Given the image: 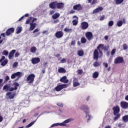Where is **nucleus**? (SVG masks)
<instances>
[{"instance_id":"nucleus-1","label":"nucleus","mask_w":128,"mask_h":128,"mask_svg":"<svg viewBox=\"0 0 128 128\" xmlns=\"http://www.w3.org/2000/svg\"><path fill=\"white\" fill-rule=\"evenodd\" d=\"M80 110H83L84 112L86 114V118H87V122H88L92 118V116L90 114V107L86 104H83L82 105L80 108Z\"/></svg>"},{"instance_id":"nucleus-2","label":"nucleus","mask_w":128,"mask_h":128,"mask_svg":"<svg viewBox=\"0 0 128 128\" xmlns=\"http://www.w3.org/2000/svg\"><path fill=\"white\" fill-rule=\"evenodd\" d=\"M72 121H74V118H70L65 120L64 122H62V123L58 122V123L54 124L50 126V128H54V126H66V124Z\"/></svg>"},{"instance_id":"nucleus-3","label":"nucleus","mask_w":128,"mask_h":128,"mask_svg":"<svg viewBox=\"0 0 128 128\" xmlns=\"http://www.w3.org/2000/svg\"><path fill=\"white\" fill-rule=\"evenodd\" d=\"M68 86V84H62L61 83H58L54 90L56 92H60V90H64V88H66Z\"/></svg>"},{"instance_id":"nucleus-4","label":"nucleus","mask_w":128,"mask_h":128,"mask_svg":"<svg viewBox=\"0 0 128 128\" xmlns=\"http://www.w3.org/2000/svg\"><path fill=\"white\" fill-rule=\"evenodd\" d=\"M34 78H36L34 74H30L26 78V82H28V84H32L34 80Z\"/></svg>"},{"instance_id":"nucleus-5","label":"nucleus","mask_w":128,"mask_h":128,"mask_svg":"<svg viewBox=\"0 0 128 128\" xmlns=\"http://www.w3.org/2000/svg\"><path fill=\"white\" fill-rule=\"evenodd\" d=\"M24 76V74H22V72H18L16 73L13 74L11 76V78H12V80H14V78H16V76H18V78H20V76Z\"/></svg>"},{"instance_id":"nucleus-6","label":"nucleus","mask_w":128,"mask_h":128,"mask_svg":"<svg viewBox=\"0 0 128 128\" xmlns=\"http://www.w3.org/2000/svg\"><path fill=\"white\" fill-rule=\"evenodd\" d=\"M124 62V58L122 57L118 56L114 59V64H122Z\"/></svg>"},{"instance_id":"nucleus-7","label":"nucleus","mask_w":128,"mask_h":128,"mask_svg":"<svg viewBox=\"0 0 128 128\" xmlns=\"http://www.w3.org/2000/svg\"><path fill=\"white\" fill-rule=\"evenodd\" d=\"M85 36L88 40H92L94 38V36L92 32H87L86 33Z\"/></svg>"},{"instance_id":"nucleus-8","label":"nucleus","mask_w":128,"mask_h":128,"mask_svg":"<svg viewBox=\"0 0 128 128\" xmlns=\"http://www.w3.org/2000/svg\"><path fill=\"white\" fill-rule=\"evenodd\" d=\"M80 84L78 82V79L76 78H74L73 79V86L76 88V86H80Z\"/></svg>"},{"instance_id":"nucleus-9","label":"nucleus","mask_w":128,"mask_h":128,"mask_svg":"<svg viewBox=\"0 0 128 128\" xmlns=\"http://www.w3.org/2000/svg\"><path fill=\"white\" fill-rule=\"evenodd\" d=\"M31 62L32 64H36L40 62V59L39 58H34L32 59Z\"/></svg>"},{"instance_id":"nucleus-10","label":"nucleus","mask_w":128,"mask_h":128,"mask_svg":"<svg viewBox=\"0 0 128 128\" xmlns=\"http://www.w3.org/2000/svg\"><path fill=\"white\" fill-rule=\"evenodd\" d=\"M114 114V116H117L120 112V106H116L113 108Z\"/></svg>"},{"instance_id":"nucleus-11","label":"nucleus","mask_w":128,"mask_h":128,"mask_svg":"<svg viewBox=\"0 0 128 128\" xmlns=\"http://www.w3.org/2000/svg\"><path fill=\"white\" fill-rule=\"evenodd\" d=\"M120 107L122 108H128V103L126 102H121L120 104Z\"/></svg>"},{"instance_id":"nucleus-12","label":"nucleus","mask_w":128,"mask_h":128,"mask_svg":"<svg viewBox=\"0 0 128 128\" xmlns=\"http://www.w3.org/2000/svg\"><path fill=\"white\" fill-rule=\"evenodd\" d=\"M64 2H56V8H58V10H62V8H64Z\"/></svg>"},{"instance_id":"nucleus-13","label":"nucleus","mask_w":128,"mask_h":128,"mask_svg":"<svg viewBox=\"0 0 128 128\" xmlns=\"http://www.w3.org/2000/svg\"><path fill=\"white\" fill-rule=\"evenodd\" d=\"M88 28V23L84 22L81 24V28L82 30H86Z\"/></svg>"},{"instance_id":"nucleus-14","label":"nucleus","mask_w":128,"mask_h":128,"mask_svg":"<svg viewBox=\"0 0 128 128\" xmlns=\"http://www.w3.org/2000/svg\"><path fill=\"white\" fill-rule=\"evenodd\" d=\"M14 32V28H10L6 32V34L7 36H10L11 34H12Z\"/></svg>"},{"instance_id":"nucleus-15","label":"nucleus","mask_w":128,"mask_h":128,"mask_svg":"<svg viewBox=\"0 0 128 128\" xmlns=\"http://www.w3.org/2000/svg\"><path fill=\"white\" fill-rule=\"evenodd\" d=\"M94 58L96 60H98V50L96 49L94 52Z\"/></svg>"},{"instance_id":"nucleus-16","label":"nucleus","mask_w":128,"mask_h":128,"mask_svg":"<svg viewBox=\"0 0 128 128\" xmlns=\"http://www.w3.org/2000/svg\"><path fill=\"white\" fill-rule=\"evenodd\" d=\"M104 48V44H100L97 47V50L99 51L100 54L102 56V52L100 51V50H102Z\"/></svg>"},{"instance_id":"nucleus-17","label":"nucleus","mask_w":128,"mask_h":128,"mask_svg":"<svg viewBox=\"0 0 128 128\" xmlns=\"http://www.w3.org/2000/svg\"><path fill=\"white\" fill-rule=\"evenodd\" d=\"M55 36L57 38H62L64 33L62 31H58L56 33Z\"/></svg>"},{"instance_id":"nucleus-18","label":"nucleus","mask_w":128,"mask_h":128,"mask_svg":"<svg viewBox=\"0 0 128 128\" xmlns=\"http://www.w3.org/2000/svg\"><path fill=\"white\" fill-rule=\"evenodd\" d=\"M6 96H8V98L10 100H12V98L16 96V94L13 93L12 94V92H8L6 94Z\"/></svg>"},{"instance_id":"nucleus-19","label":"nucleus","mask_w":128,"mask_h":128,"mask_svg":"<svg viewBox=\"0 0 128 128\" xmlns=\"http://www.w3.org/2000/svg\"><path fill=\"white\" fill-rule=\"evenodd\" d=\"M56 2H54L50 3L49 4V8H50L54 10V8H56Z\"/></svg>"},{"instance_id":"nucleus-20","label":"nucleus","mask_w":128,"mask_h":128,"mask_svg":"<svg viewBox=\"0 0 128 128\" xmlns=\"http://www.w3.org/2000/svg\"><path fill=\"white\" fill-rule=\"evenodd\" d=\"M14 54H16V50H13L11 52H10L9 55H8V58L9 60H12L14 56Z\"/></svg>"},{"instance_id":"nucleus-21","label":"nucleus","mask_w":128,"mask_h":128,"mask_svg":"<svg viewBox=\"0 0 128 128\" xmlns=\"http://www.w3.org/2000/svg\"><path fill=\"white\" fill-rule=\"evenodd\" d=\"M60 82H64V84H68V80L66 79V76H64L60 79Z\"/></svg>"},{"instance_id":"nucleus-22","label":"nucleus","mask_w":128,"mask_h":128,"mask_svg":"<svg viewBox=\"0 0 128 128\" xmlns=\"http://www.w3.org/2000/svg\"><path fill=\"white\" fill-rule=\"evenodd\" d=\"M10 85L7 84L4 86L2 90H5V92H8L10 91Z\"/></svg>"},{"instance_id":"nucleus-23","label":"nucleus","mask_w":128,"mask_h":128,"mask_svg":"<svg viewBox=\"0 0 128 128\" xmlns=\"http://www.w3.org/2000/svg\"><path fill=\"white\" fill-rule=\"evenodd\" d=\"M104 10V8L102 7H99L94 10L93 11V14H98V12H102Z\"/></svg>"},{"instance_id":"nucleus-24","label":"nucleus","mask_w":128,"mask_h":128,"mask_svg":"<svg viewBox=\"0 0 128 128\" xmlns=\"http://www.w3.org/2000/svg\"><path fill=\"white\" fill-rule=\"evenodd\" d=\"M73 8L75 10H82V6L80 4L75 5L74 6Z\"/></svg>"},{"instance_id":"nucleus-25","label":"nucleus","mask_w":128,"mask_h":128,"mask_svg":"<svg viewBox=\"0 0 128 128\" xmlns=\"http://www.w3.org/2000/svg\"><path fill=\"white\" fill-rule=\"evenodd\" d=\"M60 13H55L54 15L52 16V18H53V20H56V18H60Z\"/></svg>"},{"instance_id":"nucleus-26","label":"nucleus","mask_w":128,"mask_h":128,"mask_svg":"<svg viewBox=\"0 0 128 128\" xmlns=\"http://www.w3.org/2000/svg\"><path fill=\"white\" fill-rule=\"evenodd\" d=\"M36 23H30V30H34L36 28Z\"/></svg>"},{"instance_id":"nucleus-27","label":"nucleus","mask_w":128,"mask_h":128,"mask_svg":"<svg viewBox=\"0 0 128 128\" xmlns=\"http://www.w3.org/2000/svg\"><path fill=\"white\" fill-rule=\"evenodd\" d=\"M8 59H5L4 61L2 62L1 66H4L8 64Z\"/></svg>"},{"instance_id":"nucleus-28","label":"nucleus","mask_w":128,"mask_h":128,"mask_svg":"<svg viewBox=\"0 0 128 128\" xmlns=\"http://www.w3.org/2000/svg\"><path fill=\"white\" fill-rule=\"evenodd\" d=\"M58 72L60 74H66V70H64V68H60L59 69H58Z\"/></svg>"},{"instance_id":"nucleus-29","label":"nucleus","mask_w":128,"mask_h":128,"mask_svg":"<svg viewBox=\"0 0 128 128\" xmlns=\"http://www.w3.org/2000/svg\"><path fill=\"white\" fill-rule=\"evenodd\" d=\"M122 120L124 122H128V115H126L122 117Z\"/></svg>"},{"instance_id":"nucleus-30","label":"nucleus","mask_w":128,"mask_h":128,"mask_svg":"<svg viewBox=\"0 0 128 128\" xmlns=\"http://www.w3.org/2000/svg\"><path fill=\"white\" fill-rule=\"evenodd\" d=\"M30 52H32V54H36V48L35 46H32L30 48Z\"/></svg>"},{"instance_id":"nucleus-31","label":"nucleus","mask_w":128,"mask_h":128,"mask_svg":"<svg viewBox=\"0 0 128 128\" xmlns=\"http://www.w3.org/2000/svg\"><path fill=\"white\" fill-rule=\"evenodd\" d=\"M114 2H116V4H122L124 2V0H114Z\"/></svg>"},{"instance_id":"nucleus-32","label":"nucleus","mask_w":128,"mask_h":128,"mask_svg":"<svg viewBox=\"0 0 128 128\" xmlns=\"http://www.w3.org/2000/svg\"><path fill=\"white\" fill-rule=\"evenodd\" d=\"M36 120L29 124L28 125L26 126V128H30V126H34V124L36 123Z\"/></svg>"},{"instance_id":"nucleus-33","label":"nucleus","mask_w":128,"mask_h":128,"mask_svg":"<svg viewBox=\"0 0 128 128\" xmlns=\"http://www.w3.org/2000/svg\"><path fill=\"white\" fill-rule=\"evenodd\" d=\"M98 72H95L93 74L92 76L94 78H98Z\"/></svg>"},{"instance_id":"nucleus-34","label":"nucleus","mask_w":128,"mask_h":128,"mask_svg":"<svg viewBox=\"0 0 128 128\" xmlns=\"http://www.w3.org/2000/svg\"><path fill=\"white\" fill-rule=\"evenodd\" d=\"M122 20H120L117 22V26H118V28H120V26H122Z\"/></svg>"},{"instance_id":"nucleus-35","label":"nucleus","mask_w":128,"mask_h":128,"mask_svg":"<svg viewBox=\"0 0 128 128\" xmlns=\"http://www.w3.org/2000/svg\"><path fill=\"white\" fill-rule=\"evenodd\" d=\"M78 54L79 56H84V50H80L78 51Z\"/></svg>"},{"instance_id":"nucleus-36","label":"nucleus","mask_w":128,"mask_h":128,"mask_svg":"<svg viewBox=\"0 0 128 128\" xmlns=\"http://www.w3.org/2000/svg\"><path fill=\"white\" fill-rule=\"evenodd\" d=\"M16 30V34H20V32H22V27H18L17 28Z\"/></svg>"},{"instance_id":"nucleus-37","label":"nucleus","mask_w":128,"mask_h":128,"mask_svg":"<svg viewBox=\"0 0 128 128\" xmlns=\"http://www.w3.org/2000/svg\"><path fill=\"white\" fill-rule=\"evenodd\" d=\"M80 41L82 44H86V39L84 37H82Z\"/></svg>"},{"instance_id":"nucleus-38","label":"nucleus","mask_w":128,"mask_h":128,"mask_svg":"<svg viewBox=\"0 0 128 128\" xmlns=\"http://www.w3.org/2000/svg\"><path fill=\"white\" fill-rule=\"evenodd\" d=\"M72 28H66L64 29V31L66 32H72Z\"/></svg>"},{"instance_id":"nucleus-39","label":"nucleus","mask_w":128,"mask_h":128,"mask_svg":"<svg viewBox=\"0 0 128 128\" xmlns=\"http://www.w3.org/2000/svg\"><path fill=\"white\" fill-rule=\"evenodd\" d=\"M32 17H30V18L27 19L26 22V24H28L32 22Z\"/></svg>"},{"instance_id":"nucleus-40","label":"nucleus","mask_w":128,"mask_h":128,"mask_svg":"<svg viewBox=\"0 0 128 128\" xmlns=\"http://www.w3.org/2000/svg\"><path fill=\"white\" fill-rule=\"evenodd\" d=\"M18 90L17 87H14V88H9V92H14V90Z\"/></svg>"},{"instance_id":"nucleus-41","label":"nucleus","mask_w":128,"mask_h":128,"mask_svg":"<svg viewBox=\"0 0 128 128\" xmlns=\"http://www.w3.org/2000/svg\"><path fill=\"white\" fill-rule=\"evenodd\" d=\"M3 56H8V50H4L3 51V52H2Z\"/></svg>"},{"instance_id":"nucleus-42","label":"nucleus","mask_w":128,"mask_h":128,"mask_svg":"<svg viewBox=\"0 0 128 128\" xmlns=\"http://www.w3.org/2000/svg\"><path fill=\"white\" fill-rule=\"evenodd\" d=\"M114 21L112 20H110L108 22V26H114Z\"/></svg>"},{"instance_id":"nucleus-43","label":"nucleus","mask_w":128,"mask_h":128,"mask_svg":"<svg viewBox=\"0 0 128 128\" xmlns=\"http://www.w3.org/2000/svg\"><path fill=\"white\" fill-rule=\"evenodd\" d=\"M78 20H72L73 26H76L78 24Z\"/></svg>"},{"instance_id":"nucleus-44","label":"nucleus","mask_w":128,"mask_h":128,"mask_svg":"<svg viewBox=\"0 0 128 128\" xmlns=\"http://www.w3.org/2000/svg\"><path fill=\"white\" fill-rule=\"evenodd\" d=\"M115 116H116L114 118V120H118L120 118V114H117V115H115Z\"/></svg>"},{"instance_id":"nucleus-45","label":"nucleus","mask_w":128,"mask_h":128,"mask_svg":"<svg viewBox=\"0 0 128 128\" xmlns=\"http://www.w3.org/2000/svg\"><path fill=\"white\" fill-rule=\"evenodd\" d=\"M94 66H95V68H96L98 66H100V63L98 62H96L94 64Z\"/></svg>"},{"instance_id":"nucleus-46","label":"nucleus","mask_w":128,"mask_h":128,"mask_svg":"<svg viewBox=\"0 0 128 128\" xmlns=\"http://www.w3.org/2000/svg\"><path fill=\"white\" fill-rule=\"evenodd\" d=\"M128 44H123V49L124 50H128Z\"/></svg>"},{"instance_id":"nucleus-47","label":"nucleus","mask_w":128,"mask_h":128,"mask_svg":"<svg viewBox=\"0 0 128 128\" xmlns=\"http://www.w3.org/2000/svg\"><path fill=\"white\" fill-rule=\"evenodd\" d=\"M96 4H98V0H92V2H91V4L94 5Z\"/></svg>"},{"instance_id":"nucleus-48","label":"nucleus","mask_w":128,"mask_h":128,"mask_svg":"<svg viewBox=\"0 0 128 128\" xmlns=\"http://www.w3.org/2000/svg\"><path fill=\"white\" fill-rule=\"evenodd\" d=\"M57 106H60V108H62V106H64V104H62V102L57 103Z\"/></svg>"},{"instance_id":"nucleus-49","label":"nucleus","mask_w":128,"mask_h":128,"mask_svg":"<svg viewBox=\"0 0 128 128\" xmlns=\"http://www.w3.org/2000/svg\"><path fill=\"white\" fill-rule=\"evenodd\" d=\"M116 49L115 48H114L112 52H111V54L112 56H114V54H116Z\"/></svg>"},{"instance_id":"nucleus-50","label":"nucleus","mask_w":128,"mask_h":128,"mask_svg":"<svg viewBox=\"0 0 128 128\" xmlns=\"http://www.w3.org/2000/svg\"><path fill=\"white\" fill-rule=\"evenodd\" d=\"M15 58H18L20 56V52H17L15 54H14Z\"/></svg>"},{"instance_id":"nucleus-51","label":"nucleus","mask_w":128,"mask_h":128,"mask_svg":"<svg viewBox=\"0 0 128 128\" xmlns=\"http://www.w3.org/2000/svg\"><path fill=\"white\" fill-rule=\"evenodd\" d=\"M18 62H15L13 64V68H16V66H18Z\"/></svg>"},{"instance_id":"nucleus-52","label":"nucleus","mask_w":128,"mask_h":128,"mask_svg":"<svg viewBox=\"0 0 128 128\" xmlns=\"http://www.w3.org/2000/svg\"><path fill=\"white\" fill-rule=\"evenodd\" d=\"M78 74H82V70H79L78 71Z\"/></svg>"},{"instance_id":"nucleus-53","label":"nucleus","mask_w":128,"mask_h":128,"mask_svg":"<svg viewBox=\"0 0 128 128\" xmlns=\"http://www.w3.org/2000/svg\"><path fill=\"white\" fill-rule=\"evenodd\" d=\"M14 86H16L15 88H16V86H20V84H18V83L15 82L14 83Z\"/></svg>"},{"instance_id":"nucleus-54","label":"nucleus","mask_w":128,"mask_h":128,"mask_svg":"<svg viewBox=\"0 0 128 128\" xmlns=\"http://www.w3.org/2000/svg\"><path fill=\"white\" fill-rule=\"evenodd\" d=\"M106 16H104V15L102 16L100 18V20H104V18Z\"/></svg>"},{"instance_id":"nucleus-55","label":"nucleus","mask_w":128,"mask_h":128,"mask_svg":"<svg viewBox=\"0 0 128 128\" xmlns=\"http://www.w3.org/2000/svg\"><path fill=\"white\" fill-rule=\"evenodd\" d=\"M5 58H6V56H2L0 60V62H2V60H4Z\"/></svg>"},{"instance_id":"nucleus-56","label":"nucleus","mask_w":128,"mask_h":128,"mask_svg":"<svg viewBox=\"0 0 128 128\" xmlns=\"http://www.w3.org/2000/svg\"><path fill=\"white\" fill-rule=\"evenodd\" d=\"M9 80H10V76H6L5 78V82H8Z\"/></svg>"},{"instance_id":"nucleus-57","label":"nucleus","mask_w":128,"mask_h":128,"mask_svg":"<svg viewBox=\"0 0 128 128\" xmlns=\"http://www.w3.org/2000/svg\"><path fill=\"white\" fill-rule=\"evenodd\" d=\"M40 32V29L36 28L33 31V34H34L35 32Z\"/></svg>"},{"instance_id":"nucleus-58","label":"nucleus","mask_w":128,"mask_h":128,"mask_svg":"<svg viewBox=\"0 0 128 128\" xmlns=\"http://www.w3.org/2000/svg\"><path fill=\"white\" fill-rule=\"evenodd\" d=\"M66 61V58H63L62 59V60H60V62H62V64H64V62H65Z\"/></svg>"},{"instance_id":"nucleus-59","label":"nucleus","mask_w":128,"mask_h":128,"mask_svg":"<svg viewBox=\"0 0 128 128\" xmlns=\"http://www.w3.org/2000/svg\"><path fill=\"white\" fill-rule=\"evenodd\" d=\"M54 10H52L51 11H50V14H54Z\"/></svg>"},{"instance_id":"nucleus-60","label":"nucleus","mask_w":128,"mask_h":128,"mask_svg":"<svg viewBox=\"0 0 128 128\" xmlns=\"http://www.w3.org/2000/svg\"><path fill=\"white\" fill-rule=\"evenodd\" d=\"M103 64L105 68H108V63L104 62Z\"/></svg>"},{"instance_id":"nucleus-61","label":"nucleus","mask_w":128,"mask_h":128,"mask_svg":"<svg viewBox=\"0 0 128 128\" xmlns=\"http://www.w3.org/2000/svg\"><path fill=\"white\" fill-rule=\"evenodd\" d=\"M4 82V80L2 78L0 79V86H2V83Z\"/></svg>"},{"instance_id":"nucleus-62","label":"nucleus","mask_w":128,"mask_h":128,"mask_svg":"<svg viewBox=\"0 0 128 128\" xmlns=\"http://www.w3.org/2000/svg\"><path fill=\"white\" fill-rule=\"evenodd\" d=\"M76 44V41L72 40L71 43V46H74Z\"/></svg>"},{"instance_id":"nucleus-63","label":"nucleus","mask_w":128,"mask_h":128,"mask_svg":"<svg viewBox=\"0 0 128 128\" xmlns=\"http://www.w3.org/2000/svg\"><path fill=\"white\" fill-rule=\"evenodd\" d=\"M24 16H22V17H21V18L18 20V22H20L21 20H24Z\"/></svg>"},{"instance_id":"nucleus-64","label":"nucleus","mask_w":128,"mask_h":128,"mask_svg":"<svg viewBox=\"0 0 128 128\" xmlns=\"http://www.w3.org/2000/svg\"><path fill=\"white\" fill-rule=\"evenodd\" d=\"M125 100H128V95L126 96V97H125Z\"/></svg>"}]
</instances>
